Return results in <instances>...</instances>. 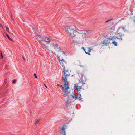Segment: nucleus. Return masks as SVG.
Instances as JSON below:
<instances>
[{"instance_id": "f257e3e1", "label": "nucleus", "mask_w": 135, "mask_h": 135, "mask_svg": "<svg viewBox=\"0 0 135 135\" xmlns=\"http://www.w3.org/2000/svg\"><path fill=\"white\" fill-rule=\"evenodd\" d=\"M35 33L37 36V38L40 42V43L42 45L45 46V48L49 51H50L52 50L54 47H55L54 49L52 51V53L55 55H57V56L59 57V54L61 53L62 54H64L65 56V53L64 52L63 50L61 49L59 47L58 44L56 43V46H55V45L53 43H50L51 42V40L49 37H47V41L43 40L42 36L39 35L37 32H36L35 30L33 28H32Z\"/></svg>"}, {"instance_id": "f03ea898", "label": "nucleus", "mask_w": 135, "mask_h": 135, "mask_svg": "<svg viewBox=\"0 0 135 135\" xmlns=\"http://www.w3.org/2000/svg\"><path fill=\"white\" fill-rule=\"evenodd\" d=\"M66 31L70 34L73 41L76 44H83L84 38L88 33L87 32L82 30L77 32L71 26L68 27Z\"/></svg>"}, {"instance_id": "7ed1b4c3", "label": "nucleus", "mask_w": 135, "mask_h": 135, "mask_svg": "<svg viewBox=\"0 0 135 135\" xmlns=\"http://www.w3.org/2000/svg\"><path fill=\"white\" fill-rule=\"evenodd\" d=\"M64 72V77H62V81L64 82H68L67 79L70 75V70L68 69L65 67H64L63 68Z\"/></svg>"}, {"instance_id": "20e7f679", "label": "nucleus", "mask_w": 135, "mask_h": 135, "mask_svg": "<svg viewBox=\"0 0 135 135\" xmlns=\"http://www.w3.org/2000/svg\"><path fill=\"white\" fill-rule=\"evenodd\" d=\"M117 38H115V36H110L108 39L109 40H112V43L115 46L117 45V43L119 42V41L117 40Z\"/></svg>"}, {"instance_id": "39448f33", "label": "nucleus", "mask_w": 135, "mask_h": 135, "mask_svg": "<svg viewBox=\"0 0 135 135\" xmlns=\"http://www.w3.org/2000/svg\"><path fill=\"white\" fill-rule=\"evenodd\" d=\"M64 82V86L66 88L63 94L65 96H64L65 97L66 95H67L69 94L70 92L68 91V90L69 88L68 86V82Z\"/></svg>"}, {"instance_id": "423d86ee", "label": "nucleus", "mask_w": 135, "mask_h": 135, "mask_svg": "<svg viewBox=\"0 0 135 135\" xmlns=\"http://www.w3.org/2000/svg\"><path fill=\"white\" fill-rule=\"evenodd\" d=\"M62 57L60 56L59 57V61L61 65L62 66V67L64 68L65 67L64 66H65L66 64V62L62 58Z\"/></svg>"}, {"instance_id": "0eeeda50", "label": "nucleus", "mask_w": 135, "mask_h": 135, "mask_svg": "<svg viewBox=\"0 0 135 135\" xmlns=\"http://www.w3.org/2000/svg\"><path fill=\"white\" fill-rule=\"evenodd\" d=\"M75 89H76L79 92V93H80V91H83V89L81 86H79L78 84H75Z\"/></svg>"}, {"instance_id": "6e6552de", "label": "nucleus", "mask_w": 135, "mask_h": 135, "mask_svg": "<svg viewBox=\"0 0 135 135\" xmlns=\"http://www.w3.org/2000/svg\"><path fill=\"white\" fill-rule=\"evenodd\" d=\"M109 39L106 40L105 39L103 41V44L104 45H107L110 44V42H109Z\"/></svg>"}, {"instance_id": "1a4fd4ad", "label": "nucleus", "mask_w": 135, "mask_h": 135, "mask_svg": "<svg viewBox=\"0 0 135 135\" xmlns=\"http://www.w3.org/2000/svg\"><path fill=\"white\" fill-rule=\"evenodd\" d=\"M123 36H124V35L121 34L120 35L119 37H115L117 39H120L121 40L119 41V42H120L121 41L123 40L122 37Z\"/></svg>"}, {"instance_id": "9d476101", "label": "nucleus", "mask_w": 135, "mask_h": 135, "mask_svg": "<svg viewBox=\"0 0 135 135\" xmlns=\"http://www.w3.org/2000/svg\"><path fill=\"white\" fill-rule=\"evenodd\" d=\"M88 52H87L86 51H85V52L86 54H88L89 55H90V52H91V49L90 48H88Z\"/></svg>"}, {"instance_id": "9b49d317", "label": "nucleus", "mask_w": 135, "mask_h": 135, "mask_svg": "<svg viewBox=\"0 0 135 135\" xmlns=\"http://www.w3.org/2000/svg\"><path fill=\"white\" fill-rule=\"evenodd\" d=\"M66 128L63 127L62 129V133H63L64 135H66V133H65Z\"/></svg>"}, {"instance_id": "f8f14e48", "label": "nucleus", "mask_w": 135, "mask_h": 135, "mask_svg": "<svg viewBox=\"0 0 135 135\" xmlns=\"http://www.w3.org/2000/svg\"><path fill=\"white\" fill-rule=\"evenodd\" d=\"M79 75L80 76V78L81 79V81H84V75H83L82 74H79Z\"/></svg>"}, {"instance_id": "ddd939ff", "label": "nucleus", "mask_w": 135, "mask_h": 135, "mask_svg": "<svg viewBox=\"0 0 135 135\" xmlns=\"http://www.w3.org/2000/svg\"><path fill=\"white\" fill-rule=\"evenodd\" d=\"M71 96L74 98L75 100L77 99L78 98L77 96L75 94H74L73 95H71Z\"/></svg>"}, {"instance_id": "4468645a", "label": "nucleus", "mask_w": 135, "mask_h": 135, "mask_svg": "<svg viewBox=\"0 0 135 135\" xmlns=\"http://www.w3.org/2000/svg\"><path fill=\"white\" fill-rule=\"evenodd\" d=\"M6 36L11 41H13V40L12 38H11L7 34H6Z\"/></svg>"}, {"instance_id": "2eb2a0df", "label": "nucleus", "mask_w": 135, "mask_h": 135, "mask_svg": "<svg viewBox=\"0 0 135 135\" xmlns=\"http://www.w3.org/2000/svg\"><path fill=\"white\" fill-rule=\"evenodd\" d=\"M78 96H79V99L80 100H81L82 98H81V94H80V93H79V95H78Z\"/></svg>"}, {"instance_id": "dca6fc26", "label": "nucleus", "mask_w": 135, "mask_h": 135, "mask_svg": "<svg viewBox=\"0 0 135 135\" xmlns=\"http://www.w3.org/2000/svg\"><path fill=\"white\" fill-rule=\"evenodd\" d=\"M122 29L124 31H127V28L125 27H122Z\"/></svg>"}, {"instance_id": "f3484780", "label": "nucleus", "mask_w": 135, "mask_h": 135, "mask_svg": "<svg viewBox=\"0 0 135 135\" xmlns=\"http://www.w3.org/2000/svg\"><path fill=\"white\" fill-rule=\"evenodd\" d=\"M40 119H38L36 120V122H35V124H37L40 121Z\"/></svg>"}, {"instance_id": "a211bd4d", "label": "nucleus", "mask_w": 135, "mask_h": 135, "mask_svg": "<svg viewBox=\"0 0 135 135\" xmlns=\"http://www.w3.org/2000/svg\"><path fill=\"white\" fill-rule=\"evenodd\" d=\"M0 54L2 59H3V55L2 54L1 51V52Z\"/></svg>"}, {"instance_id": "6ab92c4d", "label": "nucleus", "mask_w": 135, "mask_h": 135, "mask_svg": "<svg viewBox=\"0 0 135 135\" xmlns=\"http://www.w3.org/2000/svg\"><path fill=\"white\" fill-rule=\"evenodd\" d=\"M6 30L7 31H8L9 33L10 32L9 31V28L7 27L6 26Z\"/></svg>"}, {"instance_id": "aec40b11", "label": "nucleus", "mask_w": 135, "mask_h": 135, "mask_svg": "<svg viewBox=\"0 0 135 135\" xmlns=\"http://www.w3.org/2000/svg\"><path fill=\"white\" fill-rule=\"evenodd\" d=\"M16 81V80H13L12 81V82L13 83H15Z\"/></svg>"}, {"instance_id": "412c9836", "label": "nucleus", "mask_w": 135, "mask_h": 135, "mask_svg": "<svg viewBox=\"0 0 135 135\" xmlns=\"http://www.w3.org/2000/svg\"><path fill=\"white\" fill-rule=\"evenodd\" d=\"M34 75L35 77V78H37V76H36V74L35 73H34Z\"/></svg>"}, {"instance_id": "4be33fe9", "label": "nucleus", "mask_w": 135, "mask_h": 135, "mask_svg": "<svg viewBox=\"0 0 135 135\" xmlns=\"http://www.w3.org/2000/svg\"><path fill=\"white\" fill-rule=\"evenodd\" d=\"M81 49H83V50L85 51H85V49L84 47H83L82 48H81Z\"/></svg>"}, {"instance_id": "5701e85b", "label": "nucleus", "mask_w": 135, "mask_h": 135, "mask_svg": "<svg viewBox=\"0 0 135 135\" xmlns=\"http://www.w3.org/2000/svg\"><path fill=\"white\" fill-rule=\"evenodd\" d=\"M57 86H59L60 87H62V85H60L59 84H58L57 85Z\"/></svg>"}, {"instance_id": "b1692460", "label": "nucleus", "mask_w": 135, "mask_h": 135, "mask_svg": "<svg viewBox=\"0 0 135 135\" xmlns=\"http://www.w3.org/2000/svg\"><path fill=\"white\" fill-rule=\"evenodd\" d=\"M111 20H107V21H106L105 22V23H107V22L109 21H110Z\"/></svg>"}, {"instance_id": "393cba45", "label": "nucleus", "mask_w": 135, "mask_h": 135, "mask_svg": "<svg viewBox=\"0 0 135 135\" xmlns=\"http://www.w3.org/2000/svg\"><path fill=\"white\" fill-rule=\"evenodd\" d=\"M113 31H112L110 33L111 35H113Z\"/></svg>"}, {"instance_id": "a878e982", "label": "nucleus", "mask_w": 135, "mask_h": 135, "mask_svg": "<svg viewBox=\"0 0 135 135\" xmlns=\"http://www.w3.org/2000/svg\"><path fill=\"white\" fill-rule=\"evenodd\" d=\"M0 27H2L3 28L2 25L1 24H0Z\"/></svg>"}, {"instance_id": "bb28decb", "label": "nucleus", "mask_w": 135, "mask_h": 135, "mask_svg": "<svg viewBox=\"0 0 135 135\" xmlns=\"http://www.w3.org/2000/svg\"><path fill=\"white\" fill-rule=\"evenodd\" d=\"M80 66L81 67H83V68H85V66H84H84L80 65Z\"/></svg>"}, {"instance_id": "cd10ccee", "label": "nucleus", "mask_w": 135, "mask_h": 135, "mask_svg": "<svg viewBox=\"0 0 135 135\" xmlns=\"http://www.w3.org/2000/svg\"><path fill=\"white\" fill-rule=\"evenodd\" d=\"M22 57V58H23V59L24 60V61H25V58H24V57H23V56Z\"/></svg>"}, {"instance_id": "c85d7f7f", "label": "nucleus", "mask_w": 135, "mask_h": 135, "mask_svg": "<svg viewBox=\"0 0 135 135\" xmlns=\"http://www.w3.org/2000/svg\"><path fill=\"white\" fill-rule=\"evenodd\" d=\"M44 86H45V87L46 88H47V86H46V85L44 84Z\"/></svg>"}, {"instance_id": "c756f323", "label": "nucleus", "mask_w": 135, "mask_h": 135, "mask_svg": "<svg viewBox=\"0 0 135 135\" xmlns=\"http://www.w3.org/2000/svg\"><path fill=\"white\" fill-rule=\"evenodd\" d=\"M62 87V89H63L64 88V87H63L62 86V87Z\"/></svg>"}, {"instance_id": "7c9ffc66", "label": "nucleus", "mask_w": 135, "mask_h": 135, "mask_svg": "<svg viewBox=\"0 0 135 135\" xmlns=\"http://www.w3.org/2000/svg\"><path fill=\"white\" fill-rule=\"evenodd\" d=\"M11 18H12V16H11Z\"/></svg>"}]
</instances>
